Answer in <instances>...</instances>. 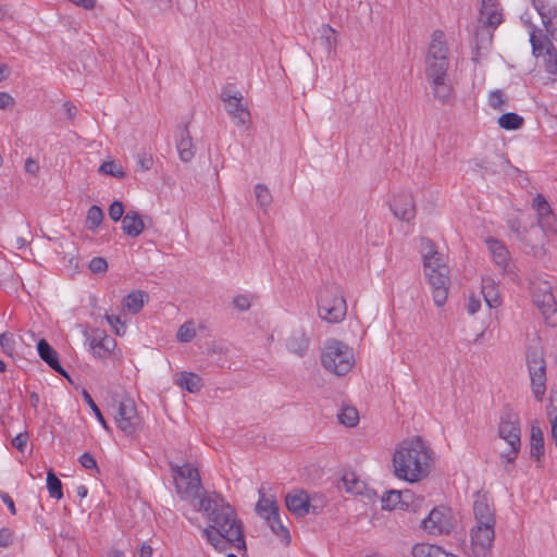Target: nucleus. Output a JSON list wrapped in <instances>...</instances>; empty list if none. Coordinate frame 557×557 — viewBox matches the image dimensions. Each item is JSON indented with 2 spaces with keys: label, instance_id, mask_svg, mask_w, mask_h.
<instances>
[{
  "label": "nucleus",
  "instance_id": "4c0bfd02",
  "mask_svg": "<svg viewBox=\"0 0 557 557\" xmlns=\"http://www.w3.org/2000/svg\"><path fill=\"white\" fill-rule=\"evenodd\" d=\"M47 488L50 497L61 499L63 497L62 483L52 470L47 473Z\"/></svg>",
  "mask_w": 557,
  "mask_h": 557
},
{
  "label": "nucleus",
  "instance_id": "4468645a",
  "mask_svg": "<svg viewBox=\"0 0 557 557\" xmlns=\"http://www.w3.org/2000/svg\"><path fill=\"white\" fill-rule=\"evenodd\" d=\"M221 99L234 123L245 125L250 122V112L243 104V95L239 91L232 92L228 88H225L221 92Z\"/></svg>",
  "mask_w": 557,
  "mask_h": 557
},
{
  "label": "nucleus",
  "instance_id": "412c9836",
  "mask_svg": "<svg viewBox=\"0 0 557 557\" xmlns=\"http://www.w3.org/2000/svg\"><path fill=\"white\" fill-rule=\"evenodd\" d=\"M534 8L542 18V24L546 35L550 40L557 42V12L554 9L546 8L543 2H533Z\"/></svg>",
  "mask_w": 557,
  "mask_h": 557
},
{
  "label": "nucleus",
  "instance_id": "13d9d810",
  "mask_svg": "<svg viewBox=\"0 0 557 557\" xmlns=\"http://www.w3.org/2000/svg\"><path fill=\"white\" fill-rule=\"evenodd\" d=\"M502 305V297L498 288L490 285V309L498 308Z\"/></svg>",
  "mask_w": 557,
  "mask_h": 557
},
{
  "label": "nucleus",
  "instance_id": "0e129e2a",
  "mask_svg": "<svg viewBox=\"0 0 557 557\" xmlns=\"http://www.w3.org/2000/svg\"><path fill=\"white\" fill-rule=\"evenodd\" d=\"M0 498L8 506L10 512L12 515H15L16 513V508H15V505H14V502H13L12 497L8 493H2V494H0Z\"/></svg>",
  "mask_w": 557,
  "mask_h": 557
},
{
  "label": "nucleus",
  "instance_id": "c03bdc74",
  "mask_svg": "<svg viewBox=\"0 0 557 557\" xmlns=\"http://www.w3.org/2000/svg\"><path fill=\"white\" fill-rule=\"evenodd\" d=\"M83 398L84 400L86 401V404L90 407V409L94 411L97 420L100 422V424L104 428V429H108V424H107V421L106 419L103 418L100 409L98 408V406L96 405V403L94 401L92 397L90 396V394L86 391V389H83Z\"/></svg>",
  "mask_w": 557,
  "mask_h": 557
},
{
  "label": "nucleus",
  "instance_id": "f257e3e1",
  "mask_svg": "<svg viewBox=\"0 0 557 557\" xmlns=\"http://www.w3.org/2000/svg\"><path fill=\"white\" fill-rule=\"evenodd\" d=\"M199 511L208 521L201 535L216 552L224 553L232 547L246 550L243 523L221 494L203 493L199 500Z\"/></svg>",
  "mask_w": 557,
  "mask_h": 557
},
{
  "label": "nucleus",
  "instance_id": "6ab92c4d",
  "mask_svg": "<svg viewBox=\"0 0 557 557\" xmlns=\"http://www.w3.org/2000/svg\"><path fill=\"white\" fill-rule=\"evenodd\" d=\"M490 255L492 256L500 274H508L512 272L513 264L511 262L509 251L500 242L490 238Z\"/></svg>",
  "mask_w": 557,
  "mask_h": 557
},
{
  "label": "nucleus",
  "instance_id": "423d86ee",
  "mask_svg": "<svg viewBox=\"0 0 557 557\" xmlns=\"http://www.w3.org/2000/svg\"><path fill=\"white\" fill-rule=\"evenodd\" d=\"M321 362L329 372L345 375L355 364L354 349L338 339H327L322 349Z\"/></svg>",
  "mask_w": 557,
  "mask_h": 557
},
{
  "label": "nucleus",
  "instance_id": "4d7b16f0",
  "mask_svg": "<svg viewBox=\"0 0 557 557\" xmlns=\"http://www.w3.org/2000/svg\"><path fill=\"white\" fill-rule=\"evenodd\" d=\"M13 531L10 528L0 529V547H8L13 543Z\"/></svg>",
  "mask_w": 557,
  "mask_h": 557
},
{
  "label": "nucleus",
  "instance_id": "a19ab883",
  "mask_svg": "<svg viewBox=\"0 0 557 557\" xmlns=\"http://www.w3.org/2000/svg\"><path fill=\"white\" fill-rule=\"evenodd\" d=\"M196 336V327L193 321L183 323L176 334L180 343H189Z\"/></svg>",
  "mask_w": 557,
  "mask_h": 557
},
{
  "label": "nucleus",
  "instance_id": "79ce46f5",
  "mask_svg": "<svg viewBox=\"0 0 557 557\" xmlns=\"http://www.w3.org/2000/svg\"><path fill=\"white\" fill-rule=\"evenodd\" d=\"M255 195L260 207H268L272 202V195L269 188L263 184L255 186Z\"/></svg>",
  "mask_w": 557,
  "mask_h": 557
},
{
  "label": "nucleus",
  "instance_id": "ea45409f",
  "mask_svg": "<svg viewBox=\"0 0 557 557\" xmlns=\"http://www.w3.org/2000/svg\"><path fill=\"white\" fill-rule=\"evenodd\" d=\"M99 173L110 175L116 178H124L126 176L125 172L123 171L122 166L116 164L115 161L109 160L104 161L99 166Z\"/></svg>",
  "mask_w": 557,
  "mask_h": 557
},
{
  "label": "nucleus",
  "instance_id": "8fccbe9b",
  "mask_svg": "<svg viewBox=\"0 0 557 557\" xmlns=\"http://www.w3.org/2000/svg\"><path fill=\"white\" fill-rule=\"evenodd\" d=\"M124 205L121 201H113L109 207V216L114 222H117L124 218Z\"/></svg>",
  "mask_w": 557,
  "mask_h": 557
},
{
  "label": "nucleus",
  "instance_id": "09e8293b",
  "mask_svg": "<svg viewBox=\"0 0 557 557\" xmlns=\"http://www.w3.org/2000/svg\"><path fill=\"white\" fill-rule=\"evenodd\" d=\"M153 165V158L150 153L143 152L137 156L136 169L140 171H148Z\"/></svg>",
  "mask_w": 557,
  "mask_h": 557
},
{
  "label": "nucleus",
  "instance_id": "603ef678",
  "mask_svg": "<svg viewBox=\"0 0 557 557\" xmlns=\"http://www.w3.org/2000/svg\"><path fill=\"white\" fill-rule=\"evenodd\" d=\"M504 20L503 13L490 0V27H496Z\"/></svg>",
  "mask_w": 557,
  "mask_h": 557
},
{
  "label": "nucleus",
  "instance_id": "7ed1b4c3",
  "mask_svg": "<svg viewBox=\"0 0 557 557\" xmlns=\"http://www.w3.org/2000/svg\"><path fill=\"white\" fill-rule=\"evenodd\" d=\"M421 253L425 276L433 290V300L437 307L445 305L448 296L450 278L445 257L436 249L432 240L421 239Z\"/></svg>",
  "mask_w": 557,
  "mask_h": 557
},
{
  "label": "nucleus",
  "instance_id": "5fc2aeb1",
  "mask_svg": "<svg viewBox=\"0 0 557 557\" xmlns=\"http://www.w3.org/2000/svg\"><path fill=\"white\" fill-rule=\"evenodd\" d=\"M233 305L240 311H246L250 308V298L247 295H237L233 299Z\"/></svg>",
  "mask_w": 557,
  "mask_h": 557
},
{
  "label": "nucleus",
  "instance_id": "680f3d73",
  "mask_svg": "<svg viewBox=\"0 0 557 557\" xmlns=\"http://www.w3.org/2000/svg\"><path fill=\"white\" fill-rule=\"evenodd\" d=\"M14 106V98L8 92H0V109H8Z\"/></svg>",
  "mask_w": 557,
  "mask_h": 557
},
{
  "label": "nucleus",
  "instance_id": "9d476101",
  "mask_svg": "<svg viewBox=\"0 0 557 557\" xmlns=\"http://www.w3.org/2000/svg\"><path fill=\"white\" fill-rule=\"evenodd\" d=\"M532 298L534 305L541 311L546 324L557 325V302L553 295L552 285L544 280H535L532 283Z\"/></svg>",
  "mask_w": 557,
  "mask_h": 557
},
{
  "label": "nucleus",
  "instance_id": "3c124183",
  "mask_svg": "<svg viewBox=\"0 0 557 557\" xmlns=\"http://www.w3.org/2000/svg\"><path fill=\"white\" fill-rule=\"evenodd\" d=\"M490 106L499 110L507 107V99L500 90H494L490 94Z\"/></svg>",
  "mask_w": 557,
  "mask_h": 557
},
{
  "label": "nucleus",
  "instance_id": "72a5a7b5",
  "mask_svg": "<svg viewBox=\"0 0 557 557\" xmlns=\"http://www.w3.org/2000/svg\"><path fill=\"white\" fill-rule=\"evenodd\" d=\"M487 0H482V5H481V10H480V13H481V17H480V21H479V25L474 32V37H475V54L474 57L472 58L475 62L479 61L480 57H481V53H480V50L481 48H483V45H484V37H483V33H484V29L487 27V21L484 20V16H483V9L485 8V4L487 3L486 2Z\"/></svg>",
  "mask_w": 557,
  "mask_h": 557
},
{
  "label": "nucleus",
  "instance_id": "49530a36",
  "mask_svg": "<svg viewBox=\"0 0 557 557\" xmlns=\"http://www.w3.org/2000/svg\"><path fill=\"white\" fill-rule=\"evenodd\" d=\"M14 337L13 334L2 333L0 334V346L2 351L9 356H12L14 352Z\"/></svg>",
  "mask_w": 557,
  "mask_h": 557
},
{
  "label": "nucleus",
  "instance_id": "e433bc0d",
  "mask_svg": "<svg viewBox=\"0 0 557 557\" xmlns=\"http://www.w3.org/2000/svg\"><path fill=\"white\" fill-rule=\"evenodd\" d=\"M338 420L342 424L352 428L359 422V413L356 408L346 406L338 413Z\"/></svg>",
  "mask_w": 557,
  "mask_h": 557
},
{
  "label": "nucleus",
  "instance_id": "a18cd8bd",
  "mask_svg": "<svg viewBox=\"0 0 557 557\" xmlns=\"http://www.w3.org/2000/svg\"><path fill=\"white\" fill-rule=\"evenodd\" d=\"M320 32L322 38L325 40L326 48L329 50L333 49L336 45L335 29L330 25H322Z\"/></svg>",
  "mask_w": 557,
  "mask_h": 557
},
{
  "label": "nucleus",
  "instance_id": "a878e982",
  "mask_svg": "<svg viewBox=\"0 0 557 557\" xmlns=\"http://www.w3.org/2000/svg\"><path fill=\"white\" fill-rule=\"evenodd\" d=\"M259 494L260 498L256 505V511L265 521H271L273 517L280 513L277 503L273 497H267L261 491H259Z\"/></svg>",
  "mask_w": 557,
  "mask_h": 557
},
{
  "label": "nucleus",
  "instance_id": "052dcab7",
  "mask_svg": "<svg viewBox=\"0 0 557 557\" xmlns=\"http://www.w3.org/2000/svg\"><path fill=\"white\" fill-rule=\"evenodd\" d=\"M79 463L82 465V467L86 468V469H94V468H97V462H96V459L94 458L92 455H90L89 453H84L81 457H79Z\"/></svg>",
  "mask_w": 557,
  "mask_h": 557
},
{
  "label": "nucleus",
  "instance_id": "2f4dec72",
  "mask_svg": "<svg viewBox=\"0 0 557 557\" xmlns=\"http://www.w3.org/2000/svg\"><path fill=\"white\" fill-rule=\"evenodd\" d=\"M497 123L499 127L505 131H517L523 126L524 119L515 112H508L502 114L498 117Z\"/></svg>",
  "mask_w": 557,
  "mask_h": 557
},
{
  "label": "nucleus",
  "instance_id": "aec40b11",
  "mask_svg": "<svg viewBox=\"0 0 557 557\" xmlns=\"http://www.w3.org/2000/svg\"><path fill=\"white\" fill-rule=\"evenodd\" d=\"M37 351L39 357L57 373L61 374L64 377L70 379L65 369L59 362V354L57 350L46 341L40 339L37 343Z\"/></svg>",
  "mask_w": 557,
  "mask_h": 557
},
{
  "label": "nucleus",
  "instance_id": "69168bd1",
  "mask_svg": "<svg viewBox=\"0 0 557 557\" xmlns=\"http://www.w3.org/2000/svg\"><path fill=\"white\" fill-rule=\"evenodd\" d=\"M152 547L146 543H143L139 548V557H151Z\"/></svg>",
  "mask_w": 557,
  "mask_h": 557
},
{
  "label": "nucleus",
  "instance_id": "2eb2a0df",
  "mask_svg": "<svg viewBox=\"0 0 557 557\" xmlns=\"http://www.w3.org/2000/svg\"><path fill=\"white\" fill-rule=\"evenodd\" d=\"M313 499L309 497L307 492L302 490H296L288 493L285 497V504L287 509L297 517H305L310 512L317 513L322 508L323 504L315 505L312 503Z\"/></svg>",
  "mask_w": 557,
  "mask_h": 557
},
{
  "label": "nucleus",
  "instance_id": "6e6d98bb",
  "mask_svg": "<svg viewBox=\"0 0 557 557\" xmlns=\"http://www.w3.org/2000/svg\"><path fill=\"white\" fill-rule=\"evenodd\" d=\"M28 442V433L27 432H21L12 440V445L17 450L23 451L27 445Z\"/></svg>",
  "mask_w": 557,
  "mask_h": 557
},
{
  "label": "nucleus",
  "instance_id": "39448f33",
  "mask_svg": "<svg viewBox=\"0 0 557 557\" xmlns=\"http://www.w3.org/2000/svg\"><path fill=\"white\" fill-rule=\"evenodd\" d=\"M474 521L469 527L465 553L469 557H487V493L483 490L474 495Z\"/></svg>",
  "mask_w": 557,
  "mask_h": 557
},
{
  "label": "nucleus",
  "instance_id": "c756f323",
  "mask_svg": "<svg viewBox=\"0 0 557 557\" xmlns=\"http://www.w3.org/2000/svg\"><path fill=\"white\" fill-rule=\"evenodd\" d=\"M544 451L543 432L539 425L533 424L530 431V455L535 460H540Z\"/></svg>",
  "mask_w": 557,
  "mask_h": 557
},
{
  "label": "nucleus",
  "instance_id": "c9c22d12",
  "mask_svg": "<svg viewBox=\"0 0 557 557\" xmlns=\"http://www.w3.org/2000/svg\"><path fill=\"white\" fill-rule=\"evenodd\" d=\"M272 532L281 539V542L287 546L290 543V534L288 529L283 524L280 513L271 519V521H267Z\"/></svg>",
  "mask_w": 557,
  "mask_h": 557
},
{
  "label": "nucleus",
  "instance_id": "473e14b6",
  "mask_svg": "<svg viewBox=\"0 0 557 557\" xmlns=\"http://www.w3.org/2000/svg\"><path fill=\"white\" fill-rule=\"evenodd\" d=\"M145 297H147L146 293L141 290H134L131 294H128L123 299V306L126 308L131 313H138L143 306Z\"/></svg>",
  "mask_w": 557,
  "mask_h": 557
},
{
  "label": "nucleus",
  "instance_id": "37998d69",
  "mask_svg": "<svg viewBox=\"0 0 557 557\" xmlns=\"http://www.w3.org/2000/svg\"><path fill=\"white\" fill-rule=\"evenodd\" d=\"M344 486L347 492L354 493V494H361L363 490V482L359 481L355 478L354 474H346L343 478Z\"/></svg>",
  "mask_w": 557,
  "mask_h": 557
},
{
  "label": "nucleus",
  "instance_id": "b1692460",
  "mask_svg": "<svg viewBox=\"0 0 557 557\" xmlns=\"http://www.w3.org/2000/svg\"><path fill=\"white\" fill-rule=\"evenodd\" d=\"M310 338L304 329H296L286 341L288 351L299 357L305 356L309 348Z\"/></svg>",
  "mask_w": 557,
  "mask_h": 557
},
{
  "label": "nucleus",
  "instance_id": "bf43d9fd",
  "mask_svg": "<svg viewBox=\"0 0 557 557\" xmlns=\"http://www.w3.org/2000/svg\"><path fill=\"white\" fill-rule=\"evenodd\" d=\"M481 309V301L474 295H470L467 302V311L469 314H474Z\"/></svg>",
  "mask_w": 557,
  "mask_h": 557
},
{
  "label": "nucleus",
  "instance_id": "4be33fe9",
  "mask_svg": "<svg viewBox=\"0 0 557 557\" xmlns=\"http://www.w3.org/2000/svg\"><path fill=\"white\" fill-rule=\"evenodd\" d=\"M530 44L532 47V54L535 58H541L544 52H547L548 49H553L554 45L550 38L544 33L542 29L536 26H531L530 32Z\"/></svg>",
  "mask_w": 557,
  "mask_h": 557
},
{
  "label": "nucleus",
  "instance_id": "58836bf2",
  "mask_svg": "<svg viewBox=\"0 0 557 557\" xmlns=\"http://www.w3.org/2000/svg\"><path fill=\"white\" fill-rule=\"evenodd\" d=\"M541 58L543 59L545 71L550 75H557V50L555 46L553 49L550 48L547 52H544Z\"/></svg>",
  "mask_w": 557,
  "mask_h": 557
},
{
  "label": "nucleus",
  "instance_id": "1a4fd4ad",
  "mask_svg": "<svg viewBox=\"0 0 557 557\" xmlns=\"http://www.w3.org/2000/svg\"><path fill=\"white\" fill-rule=\"evenodd\" d=\"M176 493L183 500L194 503L200 499L202 484L198 469L190 463L172 467Z\"/></svg>",
  "mask_w": 557,
  "mask_h": 557
},
{
  "label": "nucleus",
  "instance_id": "864d4df0",
  "mask_svg": "<svg viewBox=\"0 0 557 557\" xmlns=\"http://www.w3.org/2000/svg\"><path fill=\"white\" fill-rule=\"evenodd\" d=\"M89 269L92 273H104L108 269L106 259L101 257H95L89 262Z\"/></svg>",
  "mask_w": 557,
  "mask_h": 557
},
{
  "label": "nucleus",
  "instance_id": "f03ea898",
  "mask_svg": "<svg viewBox=\"0 0 557 557\" xmlns=\"http://www.w3.org/2000/svg\"><path fill=\"white\" fill-rule=\"evenodd\" d=\"M392 462L397 479L416 483L431 472L432 450L419 436L407 438L396 447Z\"/></svg>",
  "mask_w": 557,
  "mask_h": 557
},
{
  "label": "nucleus",
  "instance_id": "393cba45",
  "mask_svg": "<svg viewBox=\"0 0 557 557\" xmlns=\"http://www.w3.org/2000/svg\"><path fill=\"white\" fill-rule=\"evenodd\" d=\"M122 230L129 237H138L145 230L141 215L136 211H128L122 219Z\"/></svg>",
  "mask_w": 557,
  "mask_h": 557
},
{
  "label": "nucleus",
  "instance_id": "5701e85b",
  "mask_svg": "<svg viewBox=\"0 0 557 557\" xmlns=\"http://www.w3.org/2000/svg\"><path fill=\"white\" fill-rule=\"evenodd\" d=\"M432 94L435 99L443 103H448L454 97L453 87L447 76H441V78L428 77Z\"/></svg>",
  "mask_w": 557,
  "mask_h": 557
},
{
  "label": "nucleus",
  "instance_id": "dca6fc26",
  "mask_svg": "<svg viewBox=\"0 0 557 557\" xmlns=\"http://www.w3.org/2000/svg\"><path fill=\"white\" fill-rule=\"evenodd\" d=\"M532 208L536 211L539 226L546 235H554L557 232L556 216L546 198L539 194L532 201Z\"/></svg>",
  "mask_w": 557,
  "mask_h": 557
},
{
  "label": "nucleus",
  "instance_id": "9b49d317",
  "mask_svg": "<svg viewBox=\"0 0 557 557\" xmlns=\"http://www.w3.org/2000/svg\"><path fill=\"white\" fill-rule=\"evenodd\" d=\"M114 420L116 426L128 437H134L141 429L143 420L133 399H122L116 408Z\"/></svg>",
  "mask_w": 557,
  "mask_h": 557
},
{
  "label": "nucleus",
  "instance_id": "ddd939ff",
  "mask_svg": "<svg viewBox=\"0 0 557 557\" xmlns=\"http://www.w3.org/2000/svg\"><path fill=\"white\" fill-rule=\"evenodd\" d=\"M454 527L455 519L451 510L444 506L433 508L422 520L423 530L433 535L448 534Z\"/></svg>",
  "mask_w": 557,
  "mask_h": 557
},
{
  "label": "nucleus",
  "instance_id": "c85d7f7f",
  "mask_svg": "<svg viewBox=\"0 0 557 557\" xmlns=\"http://www.w3.org/2000/svg\"><path fill=\"white\" fill-rule=\"evenodd\" d=\"M176 384L189 393H198L203 386L202 379L198 374L187 371L178 374Z\"/></svg>",
  "mask_w": 557,
  "mask_h": 557
},
{
  "label": "nucleus",
  "instance_id": "bb28decb",
  "mask_svg": "<svg viewBox=\"0 0 557 557\" xmlns=\"http://www.w3.org/2000/svg\"><path fill=\"white\" fill-rule=\"evenodd\" d=\"M176 149L181 161L189 162L195 156V147L193 138L186 127L181 131L180 139L176 144Z\"/></svg>",
  "mask_w": 557,
  "mask_h": 557
},
{
  "label": "nucleus",
  "instance_id": "338daca9",
  "mask_svg": "<svg viewBox=\"0 0 557 557\" xmlns=\"http://www.w3.org/2000/svg\"><path fill=\"white\" fill-rule=\"evenodd\" d=\"M550 432L557 446V414L550 420Z\"/></svg>",
  "mask_w": 557,
  "mask_h": 557
},
{
  "label": "nucleus",
  "instance_id": "6e6552de",
  "mask_svg": "<svg viewBox=\"0 0 557 557\" xmlns=\"http://www.w3.org/2000/svg\"><path fill=\"white\" fill-rule=\"evenodd\" d=\"M449 66L448 48L445 34L436 29L431 35V41L425 58V75L428 77L441 78L447 76Z\"/></svg>",
  "mask_w": 557,
  "mask_h": 557
},
{
  "label": "nucleus",
  "instance_id": "f3484780",
  "mask_svg": "<svg viewBox=\"0 0 557 557\" xmlns=\"http://www.w3.org/2000/svg\"><path fill=\"white\" fill-rule=\"evenodd\" d=\"M89 347L92 355L98 359H107L116 347V341L102 331H95L89 337Z\"/></svg>",
  "mask_w": 557,
  "mask_h": 557
},
{
  "label": "nucleus",
  "instance_id": "f704fd0d",
  "mask_svg": "<svg viewBox=\"0 0 557 557\" xmlns=\"http://www.w3.org/2000/svg\"><path fill=\"white\" fill-rule=\"evenodd\" d=\"M103 219L104 213L102 209L97 205L91 206L87 211L85 220L86 228L95 232L101 225Z\"/></svg>",
  "mask_w": 557,
  "mask_h": 557
},
{
  "label": "nucleus",
  "instance_id": "e2e57ef3",
  "mask_svg": "<svg viewBox=\"0 0 557 557\" xmlns=\"http://www.w3.org/2000/svg\"><path fill=\"white\" fill-rule=\"evenodd\" d=\"M25 171L28 173V174H32V175H35L38 173L39 171V164L37 161L33 160V159H27L26 162H25Z\"/></svg>",
  "mask_w": 557,
  "mask_h": 557
},
{
  "label": "nucleus",
  "instance_id": "cd10ccee",
  "mask_svg": "<svg viewBox=\"0 0 557 557\" xmlns=\"http://www.w3.org/2000/svg\"><path fill=\"white\" fill-rule=\"evenodd\" d=\"M410 497V492L405 491H389L382 497V508L394 510L397 507L404 508L408 506L407 499Z\"/></svg>",
  "mask_w": 557,
  "mask_h": 557
},
{
  "label": "nucleus",
  "instance_id": "774afa93",
  "mask_svg": "<svg viewBox=\"0 0 557 557\" xmlns=\"http://www.w3.org/2000/svg\"><path fill=\"white\" fill-rule=\"evenodd\" d=\"M64 108H65V110H66V114H67V116H69L70 119H73V117L75 116V114H76V111H77L76 107H75V106H73V104H72V103H70V102H65V103H64Z\"/></svg>",
  "mask_w": 557,
  "mask_h": 557
},
{
  "label": "nucleus",
  "instance_id": "f8f14e48",
  "mask_svg": "<svg viewBox=\"0 0 557 557\" xmlns=\"http://www.w3.org/2000/svg\"><path fill=\"white\" fill-rule=\"evenodd\" d=\"M532 393L537 401H542L546 393V364L542 352L530 351L527 356Z\"/></svg>",
  "mask_w": 557,
  "mask_h": 557
},
{
  "label": "nucleus",
  "instance_id": "20e7f679",
  "mask_svg": "<svg viewBox=\"0 0 557 557\" xmlns=\"http://www.w3.org/2000/svg\"><path fill=\"white\" fill-rule=\"evenodd\" d=\"M496 433L506 445L499 453L502 463L515 462L521 449V423L519 413L510 405L499 410Z\"/></svg>",
  "mask_w": 557,
  "mask_h": 557
},
{
  "label": "nucleus",
  "instance_id": "0eeeda50",
  "mask_svg": "<svg viewBox=\"0 0 557 557\" xmlns=\"http://www.w3.org/2000/svg\"><path fill=\"white\" fill-rule=\"evenodd\" d=\"M318 314L329 323H338L347 313V305L342 288L338 285H325L317 298Z\"/></svg>",
  "mask_w": 557,
  "mask_h": 557
},
{
  "label": "nucleus",
  "instance_id": "a211bd4d",
  "mask_svg": "<svg viewBox=\"0 0 557 557\" xmlns=\"http://www.w3.org/2000/svg\"><path fill=\"white\" fill-rule=\"evenodd\" d=\"M391 209L398 220L410 222L416 216L413 197L408 193L396 195L391 203Z\"/></svg>",
  "mask_w": 557,
  "mask_h": 557
},
{
  "label": "nucleus",
  "instance_id": "7c9ffc66",
  "mask_svg": "<svg viewBox=\"0 0 557 557\" xmlns=\"http://www.w3.org/2000/svg\"><path fill=\"white\" fill-rule=\"evenodd\" d=\"M412 557H458L457 555L446 553L440 546L430 544H416L412 547Z\"/></svg>",
  "mask_w": 557,
  "mask_h": 557
},
{
  "label": "nucleus",
  "instance_id": "de8ad7c7",
  "mask_svg": "<svg viewBox=\"0 0 557 557\" xmlns=\"http://www.w3.org/2000/svg\"><path fill=\"white\" fill-rule=\"evenodd\" d=\"M106 320L108 323L112 326L115 334L119 336H123L126 332L125 324L121 321V318L119 315L114 314H106Z\"/></svg>",
  "mask_w": 557,
  "mask_h": 557
}]
</instances>
